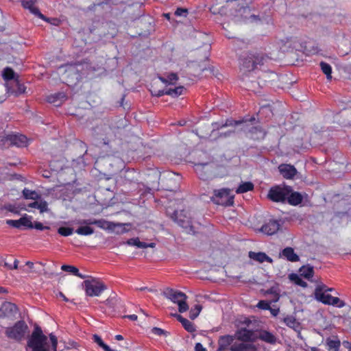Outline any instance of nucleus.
<instances>
[{
    "instance_id": "e433bc0d",
    "label": "nucleus",
    "mask_w": 351,
    "mask_h": 351,
    "mask_svg": "<svg viewBox=\"0 0 351 351\" xmlns=\"http://www.w3.org/2000/svg\"><path fill=\"white\" fill-rule=\"evenodd\" d=\"M320 66L322 72L326 75L328 80H330L332 78V68L330 65L328 63L322 62L320 63Z\"/></svg>"
},
{
    "instance_id": "680f3d73",
    "label": "nucleus",
    "mask_w": 351,
    "mask_h": 351,
    "mask_svg": "<svg viewBox=\"0 0 351 351\" xmlns=\"http://www.w3.org/2000/svg\"><path fill=\"white\" fill-rule=\"evenodd\" d=\"M311 351H320V350H319V349H318L316 347H311Z\"/></svg>"
},
{
    "instance_id": "5fc2aeb1",
    "label": "nucleus",
    "mask_w": 351,
    "mask_h": 351,
    "mask_svg": "<svg viewBox=\"0 0 351 351\" xmlns=\"http://www.w3.org/2000/svg\"><path fill=\"white\" fill-rule=\"evenodd\" d=\"M241 123V121H227L226 124H225V125L228 126V125H238V124H240Z\"/></svg>"
},
{
    "instance_id": "7ed1b4c3",
    "label": "nucleus",
    "mask_w": 351,
    "mask_h": 351,
    "mask_svg": "<svg viewBox=\"0 0 351 351\" xmlns=\"http://www.w3.org/2000/svg\"><path fill=\"white\" fill-rule=\"evenodd\" d=\"M326 286L324 284L318 285L315 289V299L327 305H332L338 308L345 306V302L337 297H333L327 292H326Z\"/></svg>"
},
{
    "instance_id": "6e6d98bb",
    "label": "nucleus",
    "mask_w": 351,
    "mask_h": 351,
    "mask_svg": "<svg viewBox=\"0 0 351 351\" xmlns=\"http://www.w3.org/2000/svg\"><path fill=\"white\" fill-rule=\"evenodd\" d=\"M126 317H128V319H130L132 321H135L137 319V315H134V314L127 315Z\"/></svg>"
},
{
    "instance_id": "3c124183",
    "label": "nucleus",
    "mask_w": 351,
    "mask_h": 351,
    "mask_svg": "<svg viewBox=\"0 0 351 351\" xmlns=\"http://www.w3.org/2000/svg\"><path fill=\"white\" fill-rule=\"evenodd\" d=\"M96 219H82L77 221V223L80 225H85V226H89V225H95Z\"/></svg>"
},
{
    "instance_id": "39448f33",
    "label": "nucleus",
    "mask_w": 351,
    "mask_h": 351,
    "mask_svg": "<svg viewBox=\"0 0 351 351\" xmlns=\"http://www.w3.org/2000/svg\"><path fill=\"white\" fill-rule=\"evenodd\" d=\"M163 294L167 299L178 305V311L180 313H184L188 311L189 305L186 303L187 296L185 293L172 289H167L164 291Z\"/></svg>"
},
{
    "instance_id": "8fccbe9b",
    "label": "nucleus",
    "mask_w": 351,
    "mask_h": 351,
    "mask_svg": "<svg viewBox=\"0 0 351 351\" xmlns=\"http://www.w3.org/2000/svg\"><path fill=\"white\" fill-rule=\"evenodd\" d=\"M257 307H258L261 309L268 310L270 308V304L268 302L265 300H261L258 302Z\"/></svg>"
},
{
    "instance_id": "338daca9",
    "label": "nucleus",
    "mask_w": 351,
    "mask_h": 351,
    "mask_svg": "<svg viewBox=\"0 0 351 351\" xmlns=\"http://www.w3.org/2000/svg\"><path fill=\"white\" fill-rule=\"evenodd\" d=\"M245 322L247 323V325L251 323V322L249 319H245Z\"/></svg>"
},
{
    "instance_id": "de8ad7c7",
    "label": "nucleus",
    "mask_w": 351,
    "mask_h": 351,
    "mask_svg": "<svg viewBox=\"0 0 351 351\" xmlns=\"http://www.w3.org/2000/svg\"><path fill=\"white\" fill-rule=\"evenodd\" d=\"M175 15L177 16L186 17L188 15V10L186 8H178L175 12Z\"/></svg>"
},
{
    "instance_id": "69168bd1",
    "label": "nucleus",
    "mask_w": 351,
    "mask_h": 351,
    "mask_svg": "<svg viewBox=\"0 0 351 351\" xmlns=\"http://www.w3.org/2000/svg\"><path fill=\"white\" fill-rule=\"evenodd\" d=\"M60 295H61V297H62V299H64V300H66V301L67 300V299L66 298V297H65V296H64L62 293H60Z\"/></svg>"
},
{
    "instance_id": "2eb2a0df",
    "label": "nucleus",
    "mask_w": 351,
    "mask_h": 351,
    "mask_svg": "<svg viewBox=\"0 0 351 351\" xmlns=\"http://www.w3.org/2000/svg\"><path fill=\"white\" fill-rule=\"evenodd\" d=\"M279 171L287 179L293 178L297 173L296 169L291 165L282 164L278 167Z\"/></svg>"
},
{
    "instance_id": "dca6fc26",
    "label": "nucleus",
    "mask_w": 351,
    "mask_h": 351,
    "mask_svg": "<svg viewBox=\"0 0 351 351\" xmlns=\"http://www.w3.org/2000/svg\"><path fill=\"white\" fill-rule=\"evenodd\" d=\"M249 258L256 262L259 263H263L264 262H267L269 263H273V259L268 256L265 253L258 252H249Z\"/></svg>"
},
{
    "instance_id": "423d86ee",
    "label": "nucleus",
    "mask_w": 351,
    "mask_h": 351,
    "mask_svg": "<svg viewBox=\"0 0 351 351\" xmlns=\"http://www.w3.org/2000/svg\"><path fill=\"white\" fill-rule=\"evenodd\" d=\"M83 286L86 295L90 297L99 296L106 289L105 284L98 278L85 280Z\"/></svg>"
},
{
    "instance_id": "e2e57ef3",
    "label": "nucleus",
    "mask_w": 351,
    "mask_h": 351,
    "mask_svg": "<svg viewBox=\"0 0 351 351\" xmlns=\"http://www.w3.org/2000/svg\"><path fill=\"white\" fill-rule=\"evenodd\" d=\"M164 16H165V17L166 19H167L168 20H169V19H170V14H169V13L165 14H164Z\"/></svg>"
},
{
    "instance_id": "bf43d9fd",
    "label": "nucleus",
    "mask_w": 351,
    "mask_h": 351,
    "mask_svg": "<svg viewBox=\"0 0 351 351\" xmlns=\"http://www.w3.org/2000/svg\"><path fill=\"white\" fill-rule=\"evenodd\" d=\"M114 338H115V339H116V340H117V341H121V340H123V336H122V335H115Z\"/></svg>"
},
{
    "instance_id": "09e8293b",
    "label": "nucleus",
    "mask_w": 351,
    "mask_h": 351,
    "mask_svg": "<svg viewBox=\"0 0 351 351\" xmlns=\"http://www.w3.org/2000/svg\"><path fill=\"white\" fill-rule=\"evenodd\" d=\"M33 228H35L36 230H49L50 227L48 226H43L42 223L35 221L33 223Z\"/></svg>"
},
{
    "instance_id": "ddd939ff",
    "label": "nucleus",
    "mask_w": 351,
    "mask_h": 351,
    "mask_svg": "<svg viewBox=\"0 0 351 351\" xmlns=\"http://www.w3.org/2000/svg\"><path fill=\"white\" fill-rule=\"evenodd\" d=\"M17 312L16 306L11 302H5L0 308V317H10L14 316Z\"/></svg>"
},
{
    "instance_id": "393cba45",
    "label": "nucleus",
    "mask_w": 351,
    "mask_h": 351,
    "mask_svg": "<svg viewBox=\"0 0 351 351\" xmlns=\"http://www.w3.org/2000/svg\"><path fill=\"white\" fill-rule=\"evenodd\" d=\"M175 316L176 317L177 319L182 324L186 331L189 332H193L195 331V327L191 322L186 318H184L180 315L176 314Z\"/></svg>"
},
{
    "instance_id": "0e129e2a",
    "label": "nucleus",
    "mask_w": 351,
    "mask_h": 351,
    "mask_svg": "<svg viewBox=\"0 0 351 351\" xmlns=\"http://www.w3.org/2000/svg\"><path fill=\"white\" fill-rule=\"evenodd\" d=\"M333 290H334V289H333V288H328V287H326V292H327V293H328V291H332Z\"/></svg>"
},
{
    "instance_id": "20e7f679",
    "label": "nucleus",
    "mask_w": 351,
    "mask_h": 351,
    "mask_svg": "<svg viewBox=\"0 0 351 351\" xmlns=\"http://www.w3.org/2000/svg\"><path fill=\"white\" fill-rule=\"evenodd\" d=\"M171 218L183 228L186 232L195 234V231L192 226L191 217L189 211L185 210H175L171 215Z\"/></svg>"
},
{
    "instance_id": "37998d69",
    "label": "nucleus",
    "mask_w": 351,
    "mask_h": 351,
    "mask_svg": "<svg viewBox=\"0 0 351 351\" xmlns=\"http://www.w3.org/2000/svg\"><path fill=\"white\" fill-rule=\"evenodd\" d=\"M58 232L62 236L68 237L73 234V229L67 227H60L58 229Z\"/></svg>"
},
{
    "instance_id": "a18cd8bd",
    "label": "nucleus",
    "mask_w": 351,
    "mask_h": 351,
    "mask_svg": "<svg viewBox=\"0 0 351 351\" xmlns=\"http://www.w3.org/2000/svg\"><path fill=\"white\" fill-rule=\"evenodd\" d=\"M152 332L157 336H168L169 332L158 327H154L152 329Z\"/></svg>"
},
{
    "instance_id": "603ef678",
    "label": "nucleus",
    "mask_w": 351,
    "mask_h": 351,
    "mask_svg": "<svg viewBox=\"0 0 351 351\" xmlns=\"http://www.w3.org/2000/svg\"><path fill=\"white\" fill-rule=\"evenodd\" d=\"M5 265L6 267H8V268H10V269H18L19 261L17 259H15L12 267L11 265H8V263H5Z\"/></svg>"
},
{
    "instance_id": "f257e3e1",
    "label": "nucleus",
    "mask_w": 351,
    "mask_h": 351,
    "mask_svg": "<svg viewBox=\"0 0 351 351\" xmlns=\"http://www.w3.org/2000/svg\"><path fill=\"white\" fill-rule=\"evenodd\" d=\"M49 340L51 346L49 343L47 337L43 334L41 328L36 327L27 341L26 350L50 351V348L51 347L53 351H57L58 340L56 337L51 333L49 335Z\"/></svg>"
},
{
    "instance_id": "b1692460",
    "label": "nucleus",
    "mask_w": 351,
    "mask_h": 351,
    "mask_svg": "<svg viewBox=\"0 0 351 351\" xmlns=\"http://www.w3.org/2000/svg\"><path fill=\"white\" fill-rule=\"evenodd\" d=\"M231 351H256L255 346L251 343H241L238 345H233L230 347Z\"/></svg>"
},
{
    "instance_id": "864d4df0",
    "label": "nucleus",
    "mask_w": 351,
    "mask_h": 351,
    "mask_svg": "<svg viewBox=\"0 0 351 351\" xmlns=\"http://www.w3.org/2000/svg\"><path fill=\"white\" fill-rule=\"evenodd\" d=\"M195 351H206V349L200 343H197L195 346Z\"/></svg>"
},
{
    "instance_id": "f3484780",
    "label": "nucleus",
    "mask_w": 351,
    "mask_h": 351,
    "mask_svg": "<svg viewBox=\"0 0 351 351\" xmlns=\"http://www.w3.org/2000/svg\"><path fill=\"white\" fill-rule=\"evenodd\" d=\"M10 144L17 147H25L27 145V138L23 134H10L8 136Z\"/></svg>"
},
{
    "instance_id": "4d7b16f0",
    "label": "nucleus",
    "mask_w": 351,
    "mask_h": 351,
    "mask_svg": "<svg viewBox=\"0 0 351 351\" xmlns=\"http://www.w3.org/2000/svg\"><path fill=\"white\" fill-rule=\"evenodd\" d=\"M270 311H271V313L274 315V316H276L278 313V311L279 310L278 309H273V308H269Z\"/></svg>"
},
{
    "instance_id": "58836bf2",
    "label": "nucleus",
    "mask_w": 351,
    "mask_h": 351,
    "mask_svg": "<svg viewBox=\"0 0 351 351\" xmlns=\"http://www.w3.org/2000/svg\"><path fill=\"white\" fill-rule=\"evenodd\" d=\"M178 77V75L176 73H170L167 75V77H160V80L166 84H174L177 80Z\"/></svg>"
},
{
    "instance_id": "ea45409f",
    "label": "nucleus",
    "mask_w": 351,
    "mask_h": 351,
    "mask_svg": "<svg viewBox=\"0 0 351 351\" xmlns=\"http://www.w3.org/2000/svg\"><path fill=\"white\" fill-rule=\"evenodd\" d=\"M2 75H3V77L5 80H10L14 77V72L10 67L5 68L3 71Z\"/></svg>"
},
{
    "instance_id": "6e6552de",
    "label": "nucleus",
    "mask_w": 351,
    "mask_h": 351,
    "mask_svg": "<svg viewBox=\"0 0 351 351\" xmlns=\"http://www.w3.org/2000/svg\"><path fill=\"white\" fill-rule=\"evenodd\" d=\"M27 330V326L24 322L19 321L13 327L7 328L6 335L11 339L16 340L22 339Z\"/></svg>"
},
{
    "instance_id": "cd10ccee",
    "label": "nucleus",
    "mask_w": 351,
    "mask_h": 351,
    "mask_svg": "<svg viewBox=\"0 0 351 351\" xmlns=\"http://www.w3.org/2000/svg\"><path fill=\"white\" fill-rule=\"evenodd\" d=\"M314 274L313 267L311 265H304L300 269V274L301 276L310 280Z\"/></svg>"
},
{
    "instance_id": "a878e982",
    "label": "nucleus",
    "mask_w": 351,
    "mask_h": 351,
    "mask_svg": "<svg viewBox=\"0 0 351 351\" xmlns=\"http://www.w3.org/2000/svg\"><path fill=\"white\" fill-rule=\"evenodd\" d=\"M61 269L64 271L71 273L73 275L80 278L81 279H85L86 278V276L80 273L79 269L73 265H63L61 267Z\"/></svg>"
},
{
    "instance_id": "473e14b6",
    "label": "nucleus",
    "mask_w": 351,
    "mask_h": 351,
    "mask_svg": "<svg viewBox=\"0 0 351 351\" xmlns=\"http://www.w3.org/2000/svg\"><path fill=\"white\" fill-rule=\"evenodd\" d=\"M289 278L291 282H294L297 285L302 287H307V283L301 278V276H299L297 274H291L289 276Z\"/></svg>"
},
{
    "instance_id": "774afa93",
    "label": "nucleus",
    "mask_w": 351,
    "mask_h": 351,
    "mask_svg": "<svg viewBox=\"0 0 351 351\" xmlns=\"http://www.w3.org/2000/svg\"><path fill=\"white\" fill-rule=\"evenodd\" d=\"M348 351H351V345L348 348Z\"/></svg>"
},
{
    "instance_id": "a211bd4d",
    "label": "nucleus",
    "mask_w": 351,
    "mask_h": 351,
    "mask_svg": "<svg viewBox=\"0 0 351 351\" xmlns=\"http://www.w3.org/2000/svg\"><path fill=\"white\" fill-rule=\"evenodd\" d=\"M303 199V196L298 192H293L291 188L289 186V195L286 197L287 202L293 206L300 204Z\"/></svg>"
},
{
    "instance_id": "72a5a7b5",
    "label": "nucleus",
    "mask_w": 351,
    "mask_h": 351,
    "mask_svg": "<svg viewBox=\"0 0 351 351\" xmlns=\"http://www.w3.org/2000/svg\"><path fill=\"white\" fill-rule=\"evenodd\" d=\"M23 197L25 199L37 200L39 199L40 195L38 194L35 191H32L27 189H24L23 191Z\"/></svg>"
},
{
    "instance_id": "0eeeda50",
    "label": "nucleus",
    "mask_w": 351,
    "mask_h": 351,
    "mask_svg": "<svg viewBox=\"0 0 351 351\" xmlns=\"http://www.w3.org/2000/svg\"><path fill=\"white\" fill-rule=\"evenodd\" d=\"M234 195L229 189L223 188L214 191V196L212 200L217 204L232 206L234 204Z\"/></svg>"
},
{
    "instance_id": "79ce46f5",
    "label": "nucleus",
    "mask_w": 351,
    "mask_h": 351,
    "mask_svg": "<svg viewBox=\"0 0 351 351\" xmlns=\"http://www.w3.org/2000/svg\"><path fill=\"white\" fill-rule=\"evenodd\" d=\"M202 311V306L199 304H197L194 306L193 308H191L189 312V317L191 319H195Z\"/></svg>"
},
{
    "instance_id": "412c9836",
    "label": "nucleus",
    "mask_w": 351,
    "mask_h": 351,
    "mask_svg": "<svg viewBox=\"0 0 351 351\" xmlns=\"http://www.w3.org/2000/svg\"><path fill=\"white\" fill-rule=\"evenodd\" d=\"M27 206L29 208H37L39 210L40 213H43L45 212H48L49 210L48 208V204L45 200H43L42 199H39L37 200H35L32 203H29Z\"/></svg>"
},
{
    "instance_id": "a19ab883",
    "label": "nucleus",
    "mask_w": 351,
    "mask_h": 351,
    "mask_svg": "<svg viewBox=\"0 0 351 351\" xmlns=\"http://www.w3.org/2000/svg\"><path fill=\"white\" fill-rule=\"evenodd\" d=\"M283 322H285V324L290 327V328H294L295 327L297 326V322H296V319H295L294 317L291 316V315H289V316H287L285 317L284 319H283Z\"/></svg>"
},
{
    "instance_id": "f704fd0d",
    "label": "nucleus",
    "mask_w": 351,
    "mask_h": 351,
    "mask_svg": "<svg viewBox=\"0 0 351 351\" xmlns=\"http://www.w3.org/2000/svg\"><path fill=\"white\" fill-rule=\"evenodd\" d=\"M120 302V299L115 295H110L106 300V304L111 308H115Z\"/></svg>"
},
{
    "instance_id": "9d476101",
    "label": "nucleus",
    "mask_w": 351,
    "mask_h": 351,
    "mask_svg": "<svg viewBox=\"0 0 351 351\" xmlns=\"http://www.w3.org/2000/svg\"><path fill=\"white\" fill-rule=\"evenodd\" d=\"M6 223L16 228H21L23 226L27 228H33L32 217L27 215H25L18 220L8 219Z\"/></svg>"
},
{
    "instance_id": "052dcab7",
    "label": "nucleus",
    "mask_w": 351,
    "mask_h": 351,
    "mask_svg": "<svg viewBox=\"0 0 351 351\" xmlns=\"http://www.w3.org/2000/svg\"><path fill=\"white\" fill-rule=\"evenodd\" d=\"M147 247H155V243H147Z\"/></svg>"
},
{
    "instance_id": "2f4dec72",
    "label": "nucleus",
    "mask_w": 351,
    "mask_h": 351,
    "mask_svg": "<svg viewBox=\"0 0 351 351\" xmlns=\"http://www.w3.org/2000/svg\"><path fill=\"white\" fill-rule=\"evenodd\" d=\"M75 232L80 235L88 236L94 233V230L89 226L81 225V226L75 230Z\"/></svg>"
},
{
    "instance_id": "4468645a",
    "label": "nucleus",
    "mask_w": 351,
    "mask_h": 351,
    "mask_svg": "<svg viewBox=\"0 0 351 351\" xmlns=\"http://www.w3.org/2000/svg\"><path fill=\"white\" fill-rule=\"evenodd\" d=\"M279 258H284L290 262H298L300 260L299 256L295 252L293 248L287 247L279 253Z\"/></svg>"
},
{
    "instance_id": "aec40b11",
    "label": "nucleus",
    "mask_w": 351,
    "mask_h": 351,
    "mask_svg": "<svg viewBox=\"0 0 351 351\" xmlns=\"http://www.w3.org/2000/svg\"><path fill=\"white\" fill-rule=\"evenodd\" d=\"M66 99V96L64 93L51 94L47 97V101L53 104L56 106H60Z\"/></svg>"
},
{
    "instance_id": "6ab92c4d",
    "label": "nucleus",
    "mask_w": 351,
    "mask_h": 351,
    "mask_svg": "<svg viewBox=\"0 0 351 351\" xmlns=\"http://www.w3.org/2000/svg\"><path fill=\"white\" fill-rule=\"evenodd\" d=\"M235 336L239 340L248 341L254 338V332L246 328H241L237 331Z\"/></svg>"
},
{
    "instance_id": "f8f14e48",
    "label": "nucleus",
    "mask_w": 351,
    "mask_h": 351,
    "mask_svg": "<svg viewBox=\"0 0 351 351\" xmlns=\"http://www.w3.org/2000/svg\"><path fill=\"white\" fill-rule=\"evenodd\" d=\"M22 6L25 9H27L31 13L40 19L45 20V16L39 11L38 8L35 5L36 0H21Z\"/></svg>"
},
{
    "instance_id": "13d9d810",
    "label": "nucleus",
    "mask_w": 351,
    "mask_h": 351,
    "mask_svg": "<svg viewBox=\"0 0 351 351\" xmlns=\"http://www.w3.org/2000/svg\"><path fill=\"white\" fill-rule=\"evenodd\" d=\"M25 265L28 266L30 269H32L34 267V263L31 261H27Z\"/></svg>"
},
{
    "instance_id": "c756f323",
    "label": "nucleus",
    "mask_w": 351,
    "mask_h": 351,
    "mask_svg": "<svg viewBox=\"0 0 351 351\" xmlns=\"http://www.w3.org/2000/svg\"><path fill=\"white\" fill-rule=\"evenodd\" d=\"M254 189V184L251 182H245L241 184L236 190V193L238 194L244 193L248 191H251Z\"/></svg>"
},
{
    "instance_id": "c85d7f7f",
    "label": "nucleus",
    "mask_w": 351,
    "mask_h": 351,
    "mask_svg": "<svg viewBox=\"0 0 351 351\" xmlns=\"http://www.w3.org/2000/svg\"><path fill=\"white\" fill-rule=\"evenodd\" d=\"M260 339L267 343L274 344L276 342V337L272 333L263 330L260 333Z\"/></svg>"
},
{
    "instance_id": "1a4fd4ad",
    "label": "nucleus",
    "mask_w": 351,
    "mask_h": 351,
    "mask_svg": "<svg viewBox=\"0 0 351 351\" xmlns=\"http://www.w3.org/2000/svg\"><path fill=\"white\" fill-rule=\"evenodd\" d=\"M289 195V186L272 187L268 193V198L273 202H284L286 201V197Z\"/></svg>"
},
{
    "instance_id": "c03bdc74",
    "label": "nucleus",
    "mask_w": 351,
    "mask_h": 351,
    "mask_svg": "<svg viewBox=\"0 0 351 351\" xmlns=\"http://www.w3.org/2000/svg\"><path fill=\"white\" fill-rule=\"evenodd\" d=\"M207 166V164H197L195 165V171L199 175L201 179H206V176L202 173V171L204 167Z\"/></svg>"
},
{
    "instance_id": "9b49d317",
    "label": "nucleus",
    "mask_w": 351,
    "mask_h": 351,
    "mask_svg": "<svg viewBox=\"0 0 351 351\" xmlns=\"http://www.w3.org/2000/svg\"><path fill=\"white\" fill-rule=\"evenodd\" d=\"M280 226L279 221L270 219L263 225L261 231L267 235H273L279 230Z\"/></svg>"
},
{
    "instance_id": "bb28decb",
    "label": "nucleus",
    "mask_w": 351,
    "mask_h": 351,
    "mask_svg": "<svg viewBox=\"0 0 351 351\" xmlns=\"http://www.w3.org/2000/svg\"><path fill=\"white\" fill-rule=\"evenodd\" d=\"M95 225L99 228L105 230H114L116 226H121V224L110 222L105 219H96Z\"/></svg>"
},
{
    "instance_id": "c9c22d12",
    "label": "nucleus",
    "mask_w": 351,
    "mask_h": 351,
    "mask_svg": "<svg viewBox=\"0 0 351 351\" xmlns=\"http://www.w3.org/2000/svg\"><path fill=\"white\" fill-rule=\"evenodd\" d=\"M127 244L129 245L136 246L138 248H147V243L142 242L138 238H132L127 241Z\"/></svg>"
},
{
    "instance_id": "7c9ffc66",
    "label": "nucleus",
    "mask_w": 351,
    "mask_h": 351,
    "mask_svg": "<svg viewBox=\"0 0 351 351\" xmlns=\"http://www.w3.org/2000/svg\"><path fill=\"white\" fill-rule=\"evenodd\" d=\"M326 345L329 351H338L341 346V342L337 339H328L326 340Z\"/></svg>"
},
{
    "instance_id": "5701e85b",
    "label": "nucleus",
    "mask_w": 351,
    "mask_h": 351,
    "mask_svg": "<svg viewBox=\"0 0 351 351\" xmlns=\"http://www.w3.org/2000/svg\"><path fill=\"white\" fill-rule=\"evenodd\" d=\"M232 341L233 339L231 336L227 335L221 337L218 341L219 347L217 351L226 350Z\"/></svg>"
},
{
    "instance_id": "f03ea898",
    "label": "nucleus",
    "mask_w": 351,
    "mask_h": 351,
    "mask_svg": "<svg viewBox=\"0 0 351 351\" xmlns=\"http://www.w3.org/2000/svg\"><path fill=\"white\" fill-rule=\"evenodd\" d=\"M267 60V56L262 53H249L241 60L240 70L243 73H247L262 66Z\"/></svg>"
},
{
    "instance_id": "49530a36",
    "label": "nucleus",
    "mask_w": 351,
    "mask_h": 351,
    "mask_svg": "<svg viewBox=\"0 0 351 351\" xmlns=\"http://www.w3.org/2000/svg\"><path fill=\"white\" fill-rule=\"evenodd\" d=\"M65 67V72L68 73V75L70 74H74L76 76V78L78 77L79 74L77 73V69L75 66L73 65H66Z\"/></svg>"
},
{
    "instance_id": "4c0bfd02",
    "label": "nucleus",
    "mask_w": 351,
    "mask_h": 351,
    "mask_svg": "<svg viewBox=\"0 0 351 351\" xmlns=\"http://www.w3.org/2000/svg\"><path fill=\"white\" fill-rule=\"evenodd\" d=\"M250 132L252 133V138L254 139L263 138L265 136V132L257 127H254L250 130Z\"/></svg>"
},
{
    "instance_id": "4be33fe9",
    "label": "nucleus",
    "mask_w": 351,
    "mask_h": 351,
    "mask_svg": "<svg viewBox=\"0 0 351 351\" xmlns=\"http://www.w3.org/2000/svg\"><path fill=\"white\" fill-rule=\"evenodd\" d=\"M184 90L183 86H178L174 88H167L166 90L158 91V94H156V96L160 97L163 95H170L171 97H178L182 94Z\"/></svg>"
}]
</instances>
